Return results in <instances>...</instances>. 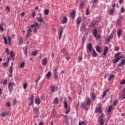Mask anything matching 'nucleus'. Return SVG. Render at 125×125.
<instances>
[{"mask_svg":"<svg viewBox=\"0 0 125 125\" xmlns=\"http://www.w3.org/2000/svg\"><path fill=\"white\" fill-rule=\"evenodd\" d=\"M86 30V28H85V25H83L81 26V31H82V32H85Z\"/></svg>","mask_w":125,"mask_h":125,"instance_id":"5701e85b","label":"nucleus"},{"mask_svg":"<svg viewBox=\"0 0 125 125\" xmlns=\"http://www.w3.org/2000/svg\"><path fill=\"white\" fill-rule=\"evenodd\" d=\"M53 74L55 80H58V73H57V68H56L54 69Z\"/></svg>","mask_w":125,"mask_h":125,"instance_id":"39448f33","label":"nucleus"},{"mask_svg":"<svg viewBox=\"0 0 125 125\" xmlns=\"http://www.w3.org/2000/svg\"><path fill=\"white\" fill-rule=\"evenodd\" d=\"M121 13H124V12H125V8L124 7H121Z\"/></svg>","mask_w":125,"mask_h":125,"instance_id":"680f3d73","label":"nucleus"},{"mask_svg":"<svg viewBox=\"0 0 125 125\" xmlns=\"http://www.w3.org/2000/svg\"><path fill=\"white\" fill-rule=\"evenodd\" d=\"M108 91H109V89L106 90V91L104 92V93L103 94V96H102V97L103 98H104V97H105V96H106V95H107V92H108Z\"/></svg>","mask_w":125,"mask_h":125,"instance_id":"e433bc0d","label":"nucleus"},{"mask_svg":"<svg viewBox=\"0 0 125 125\" xmlns=\"http://www.w3.org/2000/svg\"><path fill=\"white\" fill-rule=\"evenodd\" d=\"M100 125H104V121H103V119H100Z\"/></svg>","mask_w":125,"mask_h":125,"instance_id":"09e8293b","label":"nucleus"},{"mask_svg":"<svg viewBox=\"0 0 125 125\" xmlns=\"http://www.w3.org/2000/svg\"><path fill=\"white\" fill-rule=\"evenodd\" d=\"M15 56V54L13 53V51H11L10 52V57H11L12 59H13V61L14 60V57Z\"/></svg>","mask_w":125,"mask_h":125,"instance_id":"f3484780","label":"nucleus"},{"mask_svg":"<svg viewBox=\"0 0 125 125\" xmlns=\"http://www.w3.org/2000/svg\"><path fill=\"white\" fill-rule=\"evenodd\" d=\"M92 34L94 38H96V40H100L101 39V35L99 34L97 35V30L94 29L93 30Z\"/></svg>","mask_w":125,"mask_h":125,"instance_id":"f257e3e1","label":"nucleus"},{"mask_svg":"<svg viewBox=\"0 0 125 125\" xmlns=\"http://www.w3.org/2000/svg\"><path fill=\"white\" fill-rule=\"evenodd\" d=\"M50 88L52 92H54L55 91V87L54 86H51Z\"/></svg>","mask_w":125,"mask_h":125,"instance_id":"79ce46f5","label":"nucleus"},{"mask_svg":"<svg viewBox=\"0 0 125 125\" xmlns=\"http://www.w3.org/2000/svg\"><path fill=\"white\" fill-rule=\"evenodd\" d=\"M28 51V48H27V46L25 47V49L23 50V52L25 55L27 54V52Z\"/></svg>","mask_w":125,"mask_h":125,"instance_id":"a18cd8bd","label":"nucleus"},{"mask_svg":"<svg viewBox=\"0 0 125 125\" xmlns=\"http://www.w3.org/2000/svg\"><path fill=\"white\" fill-rule=\"evenodd\" d=\"M95 113H99V114H101L102 113V107L101 106H99L96 108Z\"/></svg>","mask_w":125,"mask_h":125,"instance_id":"9b49d317","label":"nucleus"},{"mask_svg":"<svg viewBox=\"0 0 125 125\" xmlns=\"http://www.w3.org/2000/svg\"><path fill=\"white\" fill-rule=\"evenodd\" d=\"M3 65L4 67H5L6 66H7V65H8V62H5L3 63Z\"/></svg>","mask_w":125,"mask_h":125,"instance_id":"0e129e2a","label":"nucleus"},{"mask_svg":"<svg viewBox=\"0 0 125 125\" xmlns=\"http://www.w3.org/2000/svg\"><path fill=\"white\" fill-rule=\"evenodd\" d=\"M114 50L115 51H119V50H120V47L119 46H116L115 48H114Z\"/></svg>","mask_w":125,"mask_h":125,"instance_id":"052dcab7","label":"nucleus"},{"mask_svg":"<svg viewBox=\"0 0 125 125\" xmlns=\"http://www.w3.org/2000/svg\"><path fill=\"white\" fill-rule=\"evenodd\" d=\"M91 104V100L89 97L87 98V102H86V105L88 106H89Z\"/></svg>","mask_w":125,"mask_h":125,"instance_id":"412c9836","label":"nucleus"},{"mask_svg":"<svg viewBox=\"0 0 125 125\" xmlns=\"http://www.w3.org/2000/svg\"><path fill=\"white\" fill-rule=\"evenodd\" d=\"M115 75H114V74L111 75L109 77V78L108 79L109 82H110V81H111V80H112V79H113Z\"/></svg>","mask_w":125,"mask_h":125,"instance_id":"c03bdc74","label":"nucleus"},{"mask_svg":"<svg viewBox=\"0 0 125 125\" xmlns=\"http://www.w3.org/2000/svg\"><path fill=\"white\" fill-rule=\"evenodd\" d=\"M112 109H113V105H110L108 107L107 112L108 113L111 112V111H112Z\"/></svg>","mask_w":125,"mask_h":125,"instance_id":"f704fd0d","label":"nucleus"},{"mask_svg":"<svg viewBox=\"0 0 125 125\" xmlns=\"http://www.w3.org/2000/svg\"><path fill=\"white\" fill-rule=\"evenodd\" d=\"M32 29L31 28L29 27L28 30L26 32V38L28 39V38H30V37L32 36Z\"/></svg>","mask_w":125,"mask_h":125,"instance_id":"7ed1b4c3","label":"nucleus"},{"mask_svg":"<svg viewBox=\"0 0 125 125\" xmlns=\"http://www.w3.org/2000/svg\"><path fill=\"white\" fill-rule=\"evenodd\" d=\"M32 54L33 56H36V55H37V54H38V51H34L32 52Z\"/></svg>","mask_w":125,"mask_h":125,"instance_id":"37998d69","label":"nucleus"},{"mask_svg":"<svg viewBox=\"0 0 125 125\" xmlns=\"http://www.w3.org/2000/svg\"><path fill=\"white\" fill-rule=\"evenodd\" d=\"M6 105L7 106V107H10V106H11V103H10V102H8L6 103Z\"/></svg>","mask_w":125,"mask_h":125,"instance_id":"13d9d810","label":"nucleus"},{"mask_svg":"<svg viewBox=\"0 0 125 125\" xmlns=\"http://www.w3.org/2000/svg\"><path fill=\"white\" fill-rule=\"evenodd\" d=\"M44 13L45 15H48V14H49V10L46 9L44 10Z\"/></svg>","mask_w":125,"mask_h":125,"instance_id":"4c0bfd02","label":"nucleus"},{"mask_svg":"<svg viewBox=\"0 0 125 125\" xmlns=\"http://www.w3.org/2000/svg\"><path fill=\"white\" fill-rule=\"evenodd\" d=\"M3 39H4L5 44H7L8 42H7V40L6 39V38L5 37H3Z\"/></svg>","mask_w":125,"mask_h":125,"instance_id":"603ef678","label":"nucleus"},{"mask_svg":"<svg viewBox=\"0 0 125 125\" xmlns=\"http://www.w3.org/2000/svg\"><path fill=\"white\" fill-rule=\"evenodd\" d=\"M114 12H115V9L114 8L111 9L109 11V14L110 15H112V14H113V13H114Z\"/></svg>","mask_w":125,"mask_h":125,"instance_id":"58836bf2","label":"nucleus"},{"mask_svg":"<svg viewBox=\"0 0 125 125\" xmlns=\"http://www.w3.org/2000/svg\"><path fill=\"white\" fill-rule=\"evenodd\" d=\"M9 73L10 78H12V73H13V62H11V65L10 67Z\"/></svg>","mask_w":125,"mask_h":125,"instance_id":"6e6552de","label":"nucleus"},{"mask_svg":"<svg viewBox=\"0 0 125 125\" xmlns=\"http://www.w3.org/2000/svg\"><path fill=\"white\" fill-rule=\"evenodd\" d=\"M85 2H83L82 3H81L80 5H79V8L80 9H83V7L84 6V4H85Z\"/></svg>","mask_w":125,"mask_h":125,"instance_id":"c85d7f7f","label":"nucleus"},{"mask_svg":"<svg viewBox=\"0 0 125 125\" xmlns=\"http://www.w3.org/2000/svg\"><path fill=\"white\" fill-rule=\"evenodd\" d=\"M87 49H89V51L92 50V44L91 43H89L87 45Z\"/></svg>","mask_w":125,"mask_h":125,"instance_id":"4be33fe9","label":"nucleus"},{"mask_svg":"<svg viewBox=\"0 0 125 125\" xmlns=\"http://www.w3.org/2000/svg\"><path fill=\"white\" fill-rule=\"evenodd\" d=\"M69 112H70V108H68V109L65 112V114H69Z\"/></svg>","mask_w":125,"mask_h":125,"instance_id":"69168bd1","label":"nucleus"},{"mask_svg":"<svg viewBox=\"0 0 125 125\" xmlns=\"http://www.w3.org/2000/svg\"><path fill=\"white\" fill-rule=\"evenodd\" d=\"M24 42V39H23V38L21 37L20 39V41H19V43L20 44H21V43H23V42Z\"/></svg>","mask_w":125,"mask_h":125,"instance_id":"ea45409f","label":"nucleus"},{"mask_svg":"<svg viewBox=\"0 0 125 125\" xmlns=\"http://www.w3.org/2000/svg\"><path fill=\"white\" fill-rule=\"evenodd\" d=\"M96 50L99 53H101V48L100 47V46H97L96 47Z\"/></svg>","mask_w":125,"mask_h":125,"instance_id":"bb28decb","label":"nucleus"},{"mask_svg":"<svg viewBox=\"0 0 125 125\" xmlns=\"http://www.w3.org/2000/svg\"><path fill=\"white\" fill-rule=\"evenodd\" d=\"M33 111L34 113H36V115H35V117L36 118H38V114H39V109H38L37 107H35L33 109Z\"/></svg>","mask_w":125,"mask_h":125,"instance_id":"a211bd4d","label":"nucleus"},{"mask_svg":"<svg viewBox=\"0 0 125 125\" xmlns=\"http://www.w3.org/2000/svg\"><path fill=\"white\" fill-rule=\"evenodd\" d=\"M25 64H26V63L24 62L21 63L20 68H24L25 67Z\"/></svg>","mask_w":125,"mask_h":125,"instance_id":"473e14b6","label":"nucleus"},{"mask_svg":"<svg viewBox=\"0 0 125 125\" xmlns=\"http://www.w3.org/2000/svg\"><path fill=\"white\" fill-rule=\"evenodd\" d=\"M117 36L119 38H121V36H122V29H119L117 32Z\"/></svg>","mask_w":125,"mask_h":125,"instance_id":"7c9ffc66","label":"nucleus"},{"mask_svg":"<svg viewBox=\"0 0 125 125\" xmlns=\"http://www.w3.org/2000/svg\"><path fill=\"white\" fill-rule=\"evenodd\" d=\"M76 15V11L73 10L71 13V18H75Z\"/></svg>","mask_w":125,"mask_h":125,"instance_id":"2f4dec72","label":"nucleus"},{"mask_svg":"<svg viewBox=\"0 0 125 125\" xmlns=\"http://www.w3.org/2000/svg\"><path fill=\"white\" fill-rule=\"evenodd\" d=\"M84 124V122L83 121L82 122H79V125H83Z\"/></svg>","mask_w":125,"mask_h":125,"instance_id":"774afa93","label":"nucleus"},{"mask_svg":"<svg viewBox=\"0 0 125 125\" xmlns=\"http://www.w3.org/2000/svg\"><path fill=\"white\" fill-rule=\"evenodd\" d=\"M41 102H42V101H41L40 98H37L35 99L34 103L35 104H36V105H40L41 104Z\"/></svg>","mask_w":125,"mask_h":125,"instance_id":"f8f14e48","label":"nucleus"},{"mask_svg":"<svg viewBox=\"0 0 125 125\" xmlns=\"http://www.w3.org/2000/svg\"><path fill=\"white\" fill-rule=\"evenodd\" d=\"M29 100H30V103L29 104L30 106H32L33 104H34V96H31Z\"/></svg>","mask_w":125,"mask_h":125,"instance_id":"4468645a","label":"nucleus"},{"mask_svg":"<svg viewBox=\"0 0 125 125\" xmlns=\"http://www.w3.org/2000/svg\"><path fill=\"white\" fill-rule=\"evenodd\" d=\"M41 28V26H40V24L38 22H35V28L34 30V33L36 34V33H38L37 30H40Z\"/></svg>","mask_w":125,"mask_h":125,"instance_id":"0eeeda50","label":"nucleus"},{"mask_svg":"<svg viewBox=\"0 0 125 125\" xmlns=\"http://www.w3.org/2000/svg\"><path fill=\"white\" fill-rule=\"evenodd\" d=\"M125 64V59H122L120 63H118V66L119 67H122V66H124Z\"/></svg>","mask_w":125,"mask_h":125,"instance_id":"ddd939ff","label":"nucleus"},{"mask_svg":"<svg viewBox=\"0 0 125 125\" xmlns=\"http://www.w3.org/2000/svg\"><path fill=\"white\" fill-rule=\"evenodd\" d=\"M109 50V49L108 48V46H105L104 49L103 55L104 56H106V55L107 54V52H108V51Z\"/></svg>","mask_w":125,"mask_h":125,"instance_id":"2eb2a0df","label":"nucleus"},{"mask_svg":"<svg viewBox=\"0 0 125 125\" xmlns=\"http://www.w3.org/2000/svg\"><path fill=\"white\" fill-rule=\"evenodd\" d=\"M39 17H37V20L38 21V22H40V23H42L43 21V19H42V13H40L39 14Z\"/></svg>","mask_w":125,"mask_h":125,"instance_id":"423d86ee","label":"nucleus"},{"mask_svg":"<svg viewBox=\"0 0 125 125\" xmlns=\"http://www.w3.org/2000/svg\"><path fill=\"white\" fill-rule=\"evenodd\" d=\"M113 39V35L111 34L108 38L107 39H106V42H110L111 40Z\"/></svg>","mask_w":125,"mask_h":125,"instance_id":"72a5a7b5","label":"nucleus"},{"mask_svg":"<svg viewBox=\"0 0 125 125\" xmlns=\"http://www.w3.org/2000/svg\"><path fill=\"white\" fill-rule=\"evenodd\" d=\"M61 52H62V53H63V54H65V53H66V52H67V51L65 49V48H63L61 50Z\"/></svg>","mask_w":125,"mask_h":125,"instance_id":"bf43d9fd","label":"nucleus"},{"mask_svg":"<svg viewBox=\"0 0 125 125\" xmlns=\"http://www.w3.org/2000/svg\"><path fill=\"white\" fill-rule=\"evenodd\" d=\"M120 84H125V80H123L121 82Z\"/></svg>","mask_w":125,"mask_h":125,"instance_id":"338daca9","label":"nucleus"},{"mask_svg":"<svg viewBox=\"0 0 125 125\" xmlns=\"http://www.w3.org/2000/svg\"><path fill=\"white\" fill-rule=\"evenodd\" d=\"M120 55H121V53L118 52V53H116V54L115 55V58H119V57H118L120 56Z\"/></svg>","mask_w":125,"mask_h":125,"instance_id":"8fccbe9b","label":"nucleus"},{"mask_svg":"<svg viewBox=\"0 0 125 125\" xmlns=\"http://www.w3.org/2000/svg\"><path fill=\"white\" fill-rule=\"evenodd\" d=\"M12 85H15V84L14 83H9L8 85L9 91L11 93L13 91V86H12Z\"/></svg>","mask_w":125,"mask_h":125,"instance_id":"f03ea898","label":"nucleus"},{"mask_svg":"<svg viewBox=\"0 0 125 125\" xmlns=\"http://www.w3.org/2000/svg\"><path fill=\"white\" fill-rule=\"evenodd\" d=\"M122 99L125 100V92H124V93L121 96Z\"/></svg>","mask_w":125,"mask_h":125,"instance_id":"6e6d98bb","label":"nucleus"},{"mask_svg":"<svg viewBox=\"0 0 125 125\" xmlns=\"http://www.w3.org/2000/svg\"><path fill=\"white\" fill-rule=\"evenodd\" d=\"M122 58H124V56H121L119 57L118 58H115V59H114L113 60V63L114 64H116V63H118V62H119V61H120V60H121V59H122Z\"/></svg>","mask_w":125,"mask_h":125,"instance_id":"20e7f679","label":"nucleus"},{"mask_svg":"<svg viewBox=\"0 0 125 125\" xmlns=\"http://www.w3.org/2000/svg\"><path fill=\"white\" fill-rule=\"evenodd\" d=\"M63 104L65 109H68V103H67L66 101H64Z\"/></svg>","mask_w":125,"mask_h":125,"instance_id":"c9c22d12","label":"nucleus"},{"mask_svg":"<svg viewBox=\"0 0 125 125\" xmlns=\"http://www.w3.org/2000/svg\"><path fill=\"white\" fill-rule=\"evenodd\" d=\"M10 116V111H4V112H2L0 114L1 117L2 118H4L6 116Z\"/></svg>","mask_w":125,"mask_h":125,"instance_id":"1a4fd4ad","label":"nucleus"},{"mask_svg":"<svg viewBox=\"0 0 125 125\" xmlns=\"http://www.w3.org/2000/svg\"><path fill=\"white\" fill-rule=\"evenodd\" d=\"M117 104H118V100H115V101H113V104L111 105H113V106H116Z\"/></svg>","mask_w":125,"mask_h":125,"instance_id":"a19ab883","label":"nucleus"},{"mask_svg":"<svg viewBox=\"0 0 125 125\" xmlns=\"http://www.w3.org/2000/svg\"><path fill=\"white\" fill-rule=\"evenodd\" d=\"M62 34H63V29L62 28H61L60 32L59 37V40H61V38L62 37Z\"/></svg>","mask_w":125,"mask_h":125,"instance_id":"a878e982","label":"nucleus"},{"mask_svg":"<svg viewBox=\"0 0 125 125\" xmlns=\"http://www.w3.org/2000/svg\"><path fill=\"white\" fill-rule=\"evenodd\" d=\"M82 22V19L81 18H78L77 19L76 24L77 25H80Z\"/></svg>","mask_w":125,"mask_h":125,"instance_id":"393cba45","label":"nucleus"},{"mask_svg":"<svg viewBox=\"0 0 125 125\" xmlns=\"http://www.w3.org/2000/svg\"><path fill=\"white\" fill-rule=\"evenodd\" d=\"M27 83H24L23 84V89H27Z\"/></svg>","mask_w":125,"mask_h":125,"instance_id":"864d4df0","label":"nucleus"},{"mask_svg":"<svg viewBox=\"0 0 125 125\" xmlns=\"http://www.w3.org/2000/svg\"><path fill=\"white\" fill-rule=\"evenodd\" d=\"M58 103H59V99L58 98H55L54 100V104H57Z\"/></svg>","mask_w":125,"mask_h":125,"instance_id":"c756f323","label":"nucleus"},{"mask_svg":"<svg viewBox=\"0 0 125 125\" xmlns=\"http://www.w3.org/2000/svg\"><path fill=\"white\" fill-rule=\"evenodd\" d=\"M42 64L43 66H45L47 64V58H43L42 60Z\"/></svg>","mask_w":125,"mask_h":125,"instance_id":"9d476101","label":"nucleus"},{"mask_svg":"<svg viewBox=\"0 0 125 125\" xmlns=\"http://www.w3.org/2000/svg\"><path fill=\"white\" fill-rule=\"evenodd\" d=\"M5 53L7 54V55H9V50L8 49V48H6L5 49Z\"/></svg>","mask_w":125,"mask_h":125,"instance_id":"3c124183","label":"nucleus"},{"mask_svg":"<svg viewBox=\"0 0 125 125\" xmlns=\"http://www.w3.org/2000/svg\"><path fill=\"white\" fill-rule=\"evenodd\" d=\"M92 99H93V101L94 102L95 101V98H96V96L94 93L92 92L90 94Z\"/></svg>","mask_w":125,"mask_h":125,"instance_id":"aec40b11","label":"nucleus"},{"mask_svg":"<svg viewBox=\"0 0 125 125\" xmlns=\"http://www.w3.org/2000/svg\"><path fill=\"white\" fill-rule=\"evenodd\" d=\"M81 108H82V109H84V110H87V107L85 105V104H84V103H81Z\"/></svg>","mask_w":125,"mask_h":125,"instance_id":"dca6fc26","label":"nucleus"},{"mask_svg":"<svg viewBox=\"0 0 125 125\" xmlns=\"http://www.w3.org/2000/svg\"><path fill=\"white\" fill-rule=\"evenodd\" d=\"M40 80H41V76L39 77V79H36L35 81V83H38V82H39V81H40Z\"/></svg>","mask_w":125,"mask_h":125,"instance_id":"e2e57ef3","label":"nucleus"},{"mask_svg":"<svg viewBox=\"0 0 125 125\" xmlns=\"http://www.w3.org/2000/svg\"><path fill=\"white\" fill-rule=\"evenodd\" d=\"M89 8H87V9L85 12L86 15H89Z\"/></svg>","mask_w":125,"mask_h":125,"instance_id":"de8ad7c7","label":"nucleus"},{"mask_svg":"<svg viewBox=\"0 0 125 125\" xmlns=\"http://www.w3.org/2000/svg\"><path fill=\"white\" fill-rule=\"evenodd\" d=\"M7 84V79H5L3 82V84L5 85V84Z\"/></svg>","mask_w":125,"mask_h":125,"instance_id":"4d7b16f0","label":"nucleus"},{"mask_svg":"<svg viewBox=\"0 0 125 125\" xmlns=\"http://www.w3.org/2000/svg\"><path fill=\"white\" fill-rule=\"evenodd\" d=\"M97 56V53H96V51H95V50L94 49H93L92 50V57L94 58L96 57Z\"/></svg>","mask_w":125,"mask_h":125,"instance_id":"6ab92c4d","label":"nucleus"},{"mask_svg":"<svg viewBox=\"0 0 125 125\" xmlns=\"http://www.w3.org/2000/svg\"><path fill=\"white\" fill-rule=\"evenodd\" d=\"M50 77H51V72L49 71L46 74V78L47 79H50Z\"/></svg>","mask_w":125,"mask_h":125,"instance_id":"cd10ccee","label":"nucleus"},{"mask_svg":"<svg viewBox=\"0 0 125 125\" xmlns=\"http://www.w3.org/2000/svg\"><path fill=\"white\" fill-rule=\"evenodd\" d=\"M68 21V19L67 18V17H63V20H62V24H65V23L66 22Z\"/></svg>","mask_w":125,"mask_h":125,"instance_id":"b1692460","label":"nucleus"},{"mask_svg":"<svg viewBox=\"0 0 125 125\" xmlns=\"http://www.w3.org/2000/svg\"><path fill=\"white\" fill-rule=\"evenodd\" d=\"M63 124H65L66 125H68V120L66 119L64 120H63Z\"/></svg>","mask_w":125,"mask_h":125,"instance_id":"49530a36","label":"nucleus"},{"mask_svg":"<svg viewBox=\"0 0 125 125\" xmlns=\"http://www.w3.org/2000/svg\"><path fill=\"white\" fill-rule=\"evenodd\" d=\"M8 42H9V44H11V38H10V37L8 36Z\"/></svg>","mask_w":125,"mask_h":125,"instance_id":"5fc2aeb1","label":"nucleus"}]
</instances>
